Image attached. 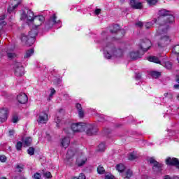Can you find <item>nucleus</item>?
<instances>
[{"instance_id": "1", "label": "nucleus", "mask_w": 179, "mask_h": 179, "mask_svg": "<svg viewBox=\"0 0 179 179\" xmlns=\"http://www.w3.org/2000/svg\"><path fill=\"white\" fill-rule=\"evenodd\" d=\"M170 27H164V26H159L157 30L156 36H161L160 38L157 43V45L159 48H163L166 47L169 43L171 41L170 36L166 35L167 31Z\"/></svg>"}, {"instance_id": "2", "label": "nucleus", "mask_w": 179, "mask_h": 179, "mask_svg": "<svg viewBox=\"0 0 179 179\" xmlns=\"http://www.w3.org/2000/svg\"><path fill=\"white\" fill-rule=\"evenodd\" d=\"M159 17L156 20L159 26H164V27H170V23L174 22V16L170 15V11L166 10H161L159 11Z\"/></svg>"}, {"instance_id": "3", "label": "nucleus", "mask_w": 179, "mask_h": 179, "mask_svg": "<svg viewBox=\"0 0 179 179\" xmlns=\"http://www.w3.org/2000/svg\"><path fill=\"white\" fill-rule=\"evenodd\" d=\"M124 55V51L121 49H115L114 45L108 43L104 47V56L108 59L111 58H121Z\"/></svg>"}, {"instance_id": "4", "label": "nucleus", "mask_w": 179, "mask_h": 179, "mask_svg": "<svg viewBox=\"0 0 179 179\" xmlns=\"http://www.w3.org/2000/svg\"><path fill=\"white\" fill-rule=\"evenodd\" d=\"M69 131L73 132H82L83 131H87L88 136L93 135V125L85 123H73L71 124V129H69Z\"/></svg>"}, {"instance_id": "5", "label": "nucleus", "mask_w": 179, "mask_h": 179, "mask_svg": "<svg viewBox=\"0 0 179 179\" xmlns=\"http://www.w3.org/2000/svg\"><path fill=\"white\" fill-rule=\"evenodd\" d=\"M37 36V31L36 29H32L29 31L28 36L22 34L21 36V41L26 44V45H33L34 41H36V37Z\"/></svg>"}, {"instance_id": "6", "label": "nucleus", "mask_w": 179, "mask_h": 179, "mask_svg": "<svg viewBox=\"0 0 179 179\" xmlns=\"http://www.w3.org/2000/svg\"><path fill=\"white\" fill-rule=\"evenodd\" d=\"M34 19V13L29 9H25L21 15V20H26L28 24L32 23Z\"/></svg>"}, {"instance_id": "7", "label": "nucleus", "mask_w": 179, "mask_h": 179, "mask_svg": "<svg viewBox=\"0 0 179 179\" xmlns=\"http://www.w3.org/2000/svg\"><path fill=\"white\" fill-rule=\"evenodd\" d=\"M44 20H45V18L43 15H36L34 17V20H32V29H37V27H39V26H41L43 23H44Z\"/></svg>"}, {"instance_id": "8", "label": "nucleus", "mask_w": 179, "mask_h": 179, "mask_svg": "<svg viewBox=\"0 0 179 179\" xmlns=\"http://www.w3.org/2000/svg\"><path fill=\"white\" fill-rule=\"evenodd\" d=\"M15 75L16 76H23L24 75V68L22 63L15 62L14 63Z\"/></svg>"}, {"instance_id": "9", "label": "nucleus", "mask_w": 179, "mask_h": 179, "mask_svg": "<svg viewBox=\"0 0 179 179\" xmlns=\"http://www.w3.org/2000/svg\"><path fill=\"white\" fill-rule=\"evenodd\" d=\"M149 162L150 164H153L152 169L154 170V171H162L163 164L157 162V161L155 160V159L153 158H150Z\"/></svg>"}, {"instance_id": "10", "label": "nucleus", "mask_w": 179, "mask_h": 179, "mask_svg": "<svg viewBox=\"0 0 179 179\" xmlns=\"http://www.w3.org/2000/svg\"><path fill=\"white\" fill-rule=\"evenodd\" d=\"M139 47L141 50L148 51L152 47V42L149 39H144L141 42Z\"/></svg>"}, {"instance_id": "11", "label": "nucleus", "mask_w": 179, "mask_h": 179, "mask_svg": "<svg viewBox=\"0 0 179 179\" xmlns=\"http://www.w3.org/2000/svg\"><path fill=\"white\" fill-rule=\"evenodd\" d=\"M48 121V114L45 112H41L37 117L38 124H47Z\"/></svg>"}, {"instance_id": "12", "label": "nucleus", "mask_w": 179, "mask_h": 179, "mask_svg": "<svg viewBox=\"0 0 179 179\" xmlns=\"http://www.w3.org/2000/svg\"><path fill=\"white\" fill-rule=\"evenodd\" d=\"M86 162H87V158L83 155V153H78V157L76 161V164L78 166V167H82V166L86 164Z\"/></svg>"}, {"instance_id": "13", "label": "nucleus", "mask_w": 179, "mask_h": 179, "mask_svg": "<svg viewBox=\"0 0 179 179\" xmlns=\"http://www.w3.org/2000/svg\"><path fill=\"white\" fill-rule=\"evenodd\" d=\"M8 120V108H0V122H5Z\"/></svg>"}, {"instance_id": "14", "label": "nucleus", "mask_w": 179, "mask_h": 179, "mask_svg": "<svg viewBox=\"0 0 179 179\" xmlns=\"http://www.w3.org/2000/svg\"><path fill=\"white\" fill-rule=\"evenodd\" d=\"M168 166H175L176 169H179V161L177 158H168L166 160Z\"/></svg>"}, {"instance_id": "15", "label": "nucleus", "mask_w": 179, "mask_h": 179, "mask_svg": "<svg viewBox=\"0 0 179 179\" xmlns=\"http://www.w3.org/2000/svg\"><path fill=\"white\" fill-rule=\"evenodd\" d=\"M130 6L133 9H142L143 8L142 2L139 0H130Z\"/></svg>"}, {"instance_id": "16", "label": "nucleus", "mask_w": 179, "mask_h": 179, "mask_svg": "<svg viewBox=\"0 0 179 179\" xmlns=\"http://www.w3.org/2000/svg\"><path fill=\"white\" fill-rule=\"evenodd\" d=\"M63 114H64V110H61L56 115V117L55 118V122H56L57 124L56 127H57V128H59V127H61V121L62 120V117L61 116Z\"/></svg>"}, {"instance_id": "17", "label": "nucleus", "mask_w": 179, "mask_h": 179, "mask_svg": "<svg viewBox=\"0 0 179 179\" xmlns=\"http://www.w3.org/2000/svg\"><path fill=\"white\" fill-rule=\"evenodd\" d=\"M17 100L18 102L20 103V104H26L27 103L29 99L27 98V95L24 93H21L18 94L17 97Z\"/></svg>"}, {"instance_id": "18", "label": "nucleus", "mask_w": 179, "mask_h": 179, "mask_svg": "<svg viewBox=\"0 0 179 179\" xmlns=\"http://www.w3.org/2000/svg\"><path fill=\"white\" fill-rule=\"evenodd\" d=\"M22 2V0H11V3L13 6H10L8 8V12H9V13H10V12H12V10H15V9L19 6V5H20Z\"/></svg>"}, {"instance_id": "19", "label": "nucleus", "mask_w": 179, "mask_h": 179, "mask_svg": "<svg viewBox=\"0 0 179 179\" xmlns=\"http://www.w3.org/2000/svg\"><path fill=\"white\" fill-rule=\"evenodd\" d=\"M129 57L131 59H138V58H141V52L139 50L131 51L129 52Z\"/></svg>"}, {"instance_id": "20", "label": "nucleus", "mask_w": 179, "mask_h": 179, "mask_svg": "<svg viewBox=\"0 0 179 179\" xmlns=\"http://www.w3.org/2000/svg\"><path fill=\"white\" fill-rule=\"evenodd\" d=\"M76 108L78 111V116L80 117V118H83V117H85V112H83L82 105L80 103H76Z\"/></svg>"}, {"instance_id": "21", "label": "nucleus", "mask_w": 179, "mask_h": 179, "mask_svg": "<svg viewBox=\"0 0 179 179\" xmlns=\"http://www.w3.org/2000/svg\"><path fill=\"white\" fill-rule=\"evenodd\" d=\"M69 143H71V140L69 139V137H65L62 140L61 145L62 148H64V149H66L68 146H69Z\"/></svg>"}, {"instance_id": "22", "label": "nucleus", "mask_w": 179, "mask_h": 179, "mask_svg": "<svg viewBox=\"0 0 179 179\" xmlns=\"http://www.w3.org/2000/svg\"><path fill=\"white\" fill-rule=\"evenodd\" d=\"M5 50H6L7 57H8V58H15V57H16V55L15 53L10 52L13 51V50H15V48L8 47Z\"/></svg>"}, {"instance_id": "23", "label": "nucleus", "mask_w": 179, "mask_h": 179, "mask_svg": "<svg viewBox=\"0 0 179 179\" xmlns=\"http://www.w3.org/2000/svg\"><path fill=\"white\" fill-rule=\"evenodd\" d=\"M57 23H59V21H57V15L54 14L49 20L48 24L49 26L52 27L54 24H57Z\"/></svg>"}, {"instance_id": "24", "label": "nucleus", "mask_w": 179, "mask_h": 179, "mask_svg": "<svg viewBox=\"0 0 179 179\" xmlns=\"http://www.w3.org/2000/svg\"><path fill=\"white\" fill-rule=\"evenodd\" d=\"M173 99V94L171 92H166L164 94L163 100L164 101H170Z\"/></svg>"}, {"instance_id": "25", "label": "nucleus", "mask_w": 179, "mask_h": 179, "mask_svg": "<svg viewBox=\"0 0 179 179\" xmlns=\"http://www.w3.org/2000/svg\"><path fill=\"white\" fill-rule=\"evenodd\" d=\"M78 153L75 149H69L66 154V159H69L75 156V154Z\"/></svg>"}, {"instance_id": "26", "label": "nucleus", "mask_w": 179, "mask_h": 179, "mask_svg": "<svg viewBox=\"0 0 179 179\" xmlns=\"http://www.w3.org/2000/svg\"><path fill=\"white\" fill-rule=\"evenodd\" d=\"M133 172L130 169H127L123 174L124 179H131Z\"/></svg>"}, {"instance_id": "27", "label": "nucleus", "mask_w": 179, "mask_h": 179, "mask_svg": "<svg viewBox=\"0 0 179 179\" xmlns=\"http://www.w3.org/2000/svg\"><path fill=\"white\" fill-rule=\"evenodd\" d=\"M155 23H157V20L154 19L152 22H148L145 23V29H150L151 27H153V24H155Z\"/></svg>"}, {"instance_id": "28", "label": "nucleus", "mask_w": 179, "mask_h": 179, "mask_svg": "<svg viewBox=\"0 0 179 179\" xmlns=\"http://www.w3.org/2000/svg\"><path fill=\"white\" fill-rule=\"evenodd\" d=\"M31 142H33V139L31 137H27L23 141L24 146H30L31 145Z\"/></svg>"}, {"instance_id": "29", "label": "nucleus", "mask_w": 179, "mask_h": 179, "mask_svg": "<svg viewBox=\"0 0 179 179\" xmlns=\"http://www.w3.org/2000/svg\"><path fill=\"white\" fill-rule=\"evenodd\" d=\"M150 62H155V64H160V60L155 56H151L148 57Z\"/></svg>"}, {"instance_id": "30", "label": "nucleus", "mask_w": 179, "mask_h": 179, "mask_svg": "<svg viewBox=\"0 0 179 179\" xmlns=\"http://www.w3.org/2000/svg\"><path fill=\"white\" fill-rule=\"evenodd\" d=\"M116 170H117V171H119V173H122V171H124V170H125V165L122 164H117L116 166Z\"/></svg>"}, {"instance_id": "31", "label": "nucleus", "mask_w": 179, "mask_h": 179, "mask_svg": "<svg viewBox=\"0 0 179 179\" xmlns=\"http://www.w3.org/2000/svg\"><path fill=\"white\" fill-rule=\"evenodd\" d=\"M34 54V49H29L26 51L24 58H29V57H31V55Z\"/></svg>"}, {"instance_id": "32", "label": "nucleus", "mask_w": 179, "mask_h": 179, "mask_svg": "<svg viewBox=\"0 0 179 179\" xmlns=\"http://www.w3.org/2000/svg\"><path fill=\"white\" fill-rule=\"evenodd\" d=\"M138 157V155L135 152H131L129 155L128 159L129 160H135Z\"/></svg>"}, {"instance_id": "33", "label": "nucleus", "mask_w": 179, "mask_h": 179, "mask_svg": "<svg viewBox=\"0 0 179 179\" xmlns=\"http://www.w3.org/2000/svg\"><path fill=\"white\" fill-rule=\"evenodd\" d=\"M98 150L99 152H104V150H106V144H104V143L99 144L98 146Z\"/></svg>"}, {"instance_id": "34", "label": "nucleus", "mask_w": 179, "mask_h": 179, "mask_svg": "<svg viewBox=\"0 0 179 179\" xmlns=\"http://www.w3.org/2000/svg\"><path fill=\"white\" fill-rule=\"evenodd\" d=\"M97 171L99 174H104L106 170L104 169V167H103L101 165H99L97 168Z\"/></svg>"}, {"instance_id": "35", "label": "nucleus", "mask_w": 179, "mask_h": 179, "mask_svg": "<svg viewBox=\"0 0 179 179\" xmlns=\"http://www.w3.org/2000/svg\"><path fill=\"white\" fill-rule=\"evenodd\" d=\"M120 30V25L115 24L113 26V29L110 30V33H117Z\"/></svg>"}, {"instance_id": "36", "label": "nucleus", "mask_w": 179, "mask_h": 179, "mask_svg": "<svg viewBox=\"0 0 179 179\" xmlns=\"http://www.w3.org/2000/svg\"><path fill=\"white\" fill-rule=\"evenodd\" d=\"M160 75H161V73L159 71H152L151 73V76H152V78H155V79L159 78V76H160Z\"/></svg>"}, {"instance_id": "37", "label": "nucleus", "mask_w": 179, "mask_h": 179, "mask_svg": "<svg viewBox=\"0 0 179 179\" xmlns=\"http://www.w3.org/2000/svg\"><path fill=\"white\" fill-rule=\"evenodd\" d=\"M27 153H28V155H30V156H33V155H34V148L30 147L27 150Z\"/></svg>"}, {"instance_id": "38", "label": "nucleus", "mask_w": 179, "mask_h": 179, "mask_svg": "<svg viewBox=\"0 0 179 179\" xmlns=\"http://www.w3.org/2000/svg\"><path fill=\"white\" fill-rule=\"evenodd\" d=\"M147 2L148 3V5L152 6L156 5V3H157V0H147Z\"/></svg>"}, {"instance_id": "39", "label": "nucleus", "mask_w": 179, "mask_h": 179, "mask_svg": "<svg viewBox=\"0 0 179 179\" xmlns=\"http://www.w3.org/2000/svg\"><path fill=\"white\" fill-rule=\"evenodd\" d=\"M165 68H166V69H171L173 64L170 62H165Z\"/></svg>"}, {"instance_id": "40", "label": "nucleus", "mask_w": 179, "mask_h": 179, "mask_svg": "<svg viewBox=\"0 0 179 179\" xmlns=\"http://www.w3.org/2000/svg\"><path fill=\"white\" fill-rule=\"evenodd\" d=\"M22 146H23V143L20 141H18L16 144L17 150H20Z\"/></svg>"}, {"instance_id": "41", "label": "nucleus", "mask_w": 179, "mask_h": 179, "mask_svg": "<svg viewBox=\"0 0 179 179\" xmlns=\"http://www.w3.org/2000/svg\"><path fill=\"white\" fill-rule=\"evenodd\" d=\"M72 179H86V176L83 173H80L78 177H73Z\"/></svg>"}, {"instance_id": "42", "label": "nucleus", "mask_w": 179, "mask_h": 179, "mask_svg": "<svg viewBox=\"0 0 179 179\" xmlns=\"http://www.w3.org/2000/svg\"><path fill=\"white\" fill-rule=\"evenodd\" d=\"M5 20V15H3L1 17H0V23L1 24H3V26H5V24H6V22H5L3 20Z\"/></svg>"}, {"instance_id": "43", "label": "nucleus", "mask_w": 179, "mask_h": 179, "mask_svg": "<svg viewBox=\"0 0 179 179\" xmlns=\"http://www.w3.org/2000/svg\"><path fill=\"white\" fill-rule=\"evenodd\" d=\"M41 175L39 173H36L34 175V179H41Z\"/></svg>"}, {"instance_id": "44", "label": "nucleus", "mask_w": 179, "mask_h": 179, "mask_svg": "<svg viewBox=\"0 0 179 179\" xmlns=\"http://www.w3.org/2000/svg\"><path fill=\"white\" fill-rule=\"evenodd\" d=\"M44 177H45L46 178H52V176H51V173L46 172L44 173Z\"/></svg>"}, {"instance_id": "45", "label": "nucleus", "mask_w": 179, "mask_h": 179, "mask_svg": "<svg viewBox=\"0 0 179 179\" xmlns=\"http://www.w3.org/2000/svg\"><path fill=\"white\" fill-rule=\"evenodd\" d=\"M0 162L5 163V162H6V157L4 155L0 156Z\"/></svg>"}, {"instance_id": "46", "label": "nucleus", "mask_w": 179, "mask_h": 179, "mask_svg": "<svg viewBox=\"0 0 179 179\" xmlns=\"http://www.w3.org/2000/svg\"><path fill=\"white\" fill-rule=\"evenodd\" d=\"M55 94V89L51 88L50 89V97H52Z\"/></svg>"}, {"instance_id": "47", "label": "nucleus", "mask_w": 179, "mask_h": 179, "mask_svg": "<svg viewBox=\"0 0 179 179\" xmlns=\"http://www.w3.org/2000/svg\"><path fill=\"white\" fill-rule=\"evenodd\" d=\"M17 121H19V117H17V116H14L13 117V122L14 124H16V122H17Z\"/></svg>"}, {"instance_id": "48", "label": "nucleus", "mask_w": 179, "mask_h": 179, "mask_svg": "<svg viewBox=\"0 0 179 179\" xmlns=\"http://www.w3.org/2000/svg\"><path fill=\"white\" fill-rule=\"evenodd\" d=\"M136 26H138V27H142L143 26V23L142 22H138L136 23Z\"/></svg>"}, {"instance_id": "49", "label": "nucleus", "mask_w": 179, "mask_h": 179, "mask_svg": "<svg viewBox=\"0 0 179 179\" xmlns=\"http://www.w3.org/2000/svg\"><path fill=\"white\" fill-rule=\"evenodd\" d=\"M141 76L140 73H136V80H141Z\"/></svg>"}, {"instance_id": "50", "label": "nucleus", "mask_w": 179, "mask_h": 179, "mask_svg": "<svg viewBox=\"0 0 179 179\" xmlns=\"http://www.w3.org/2000/svg\"><path fill=\"white\" fill-rule=\"evenodd\" d=\"M16 169H18V171H20V173L22 172V170H23V167H22V166L20 165H17Z\"/></svg>"}, {"instance_id": "51", "label": "nucleus", "mask_w": 179, "mask_h": 179, "mask_svg": "<svg viewBox=\"0 0 179 179\" xmlns=\"http://www.w3.org/2000/svg\"><path fill=\"white\" fill-rule=\"evenodd\" d=\"M106 179H115L113 176L111 175H106Z\"/></svg>"}, {"instance_id": "52", "label": "nucleus", "mask_w": 179, "mask_h": 179, "mask_svg": "<svg viewBox=\"0 0 179 179\" xmlns=\"http://www.w3.org/2000/svg\"><path fill=\"white\" fill-rule=\"evenodd\" d=\"M64 97L66 100H69L71 99V96H69V94H64Z\"/></svg>"}, {"instance_id": "53", "label": "nucleus", "mask_w": 179, "mask_h": 179, "mask_svg": "<svg viewBox=\"0 0 179 179\" xmlns=\"http://www.w3.org/2000/svg\"><path fill=\"white\" fill-rule=\"evenodd\" d=\"M15 134V130H10L9 131V136H13V135H14Z\"/></svg>"}, {"instance_id": "54", "label": "nucleus", "mask_w": 179, "mask_h": 179, "mask_svg": "<svg viewBox=\"0 0 179 179\" xmlns=\"http://www.w3.org/2000/svg\"><path fill=\"white\" fill-rule=\"evenodd\" d=\"M101 10L97 8L95 10V15H99Z\"/></svg>"}, {"instance_id": "55", "label": "nucleus", "mask_w": 179, "mask_h": 179, "mask_svg": "<svg viewBox=\"0 0 179 179\" xmlns=\"http://www.w3.org/2000/svg\"><path fill=\"white\" fill-rule=\"evenodd\" d=\"M164 179H172L171 178H170V176L167 175L164 177Z\"/></svg>"}, {"instance_id": "56", "label": "nucleus", "mask_w": 179, "mask_h": 179, "mask_svg": "<svg viewBox=\"0 0 179 179\" xmlns=\"http://www.w3.org/2000/svg\"><path fill=\"white\" fill-rule=\"evenodd\" d=\"M120 33H122L123 34H125V30H124V29H121V30L120 31Z\"/></svg>"}, {"instance_id": "57", "label": "nucleus", "mask_w": 179, "mask_h": 179, "mask_svg": "<svg viewBox=\"0 0 179 179\" xmlns=\"http://www.w3.org/2000/svg\"><path fill=\"white\" fill-rule=\"evenodd\" d=\"M172 179H179L178 176H173Z\"/></svg>"}, {"instance_id": "58", "label": "nucleus", "mask_w": 179, "mask_h": 179, "mask_svg": "<svg viewBox=\"0 0 179 179\" xmlns=\"http://www.w3.org/2000/svg\"><path fill=\"white\" fill-rule=\"evenodd\" d=\"M66 134H71V132H68L66 130H65Z\"/></svg>"}, {"instance_id": "59", "label": "nucleus", "mask_w": 179, "mask_h": 179, "mask_svg": "<svg viewBox=\"0 0 179 179\" xmlns=\"http://www.w3.org/2000/svg\"><path fill=\"white\" fill-rule=\"evenodd\" d=\"M0 179H6V178L2 177V178H1Z\"/></svg>"}, {"instance_id": "60", "label": "nucleus", "mask_w": 179, "mask_h": 179, "mask_svg": "<svg viewBox=\"0 0 179 179\" xmlns=\"http://www.w3.org/2000/svg\"><path fill=\"white\" fill-rule=\"evenodd\" d=\"M177 99H178V100H179V94H178V95L177 96Z\"/></svg>"}, {"instance_id": "61", "label": "nucleus", "mask_w": 179, "mask_h": 179, "mask_svg": "<svg viewBox=\"0 0 179 179\" xmlns=\"http://www.w3.org/2000/svg\"><path fill=\"white\" fill-rule=\"evenodd\" d=\"M0 25H1V22H0Z\"/></svg>"}]
</instances>
